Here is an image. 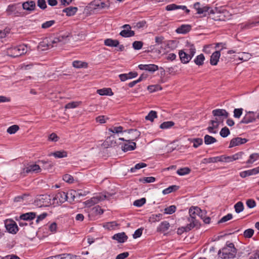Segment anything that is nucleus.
<instances>
[{"instance_id": "obj_14", "label": "nucleus", "mask_w": 259, "mask_h": 259, "mask_svg": "<svg viewBox=\"0 0 259 259\" xmlns=\"http://www.w3.org/2000/svg\"><path fill=\"white\" fill-rule=\"evenodd\" d=\"M213 115L215 117H223L225 118L229 116V113L225 109H218L213 110L212 112Z\"/></svg>"}, {"instance_id": "obj_6", "label": "nucleus", "mask_w": 259, "mask_h": 259, "mask_svg": "<svg viewBox=\"0 0 259 259\" xmlns=\"http://www.w3.org/2000/svg\"><path fill=\"white\" fill-rule=\"evenodd\" d=\"M107 198L108 196L106 195H98L85 201L84 203L88 207H91Z\"/></svg>"}, {"instance_id": "obj_19", "label": "nucleus", "mask_w": 259, "mask_h": 259, "mask_svg": "<svg viewBox=\"0 0 259 259\" xmlns=\"http://www.w3.org/2000/svg\"><path fill=\"white\" fill-rule=\"evenodd\" d=\"M179 56L181 62L183 63H187L191 59L188 53L181 50L179 52Z\"/></svg>"}, {"instance_id": "obj_28", "label": "nucleus", "mask_w": 259, "mask_h": 259, "mask_svg": "<svg viewBox=\"0 0 259 259\" xmlns=\"http://www.w3.org/2000/svg\"><path fill=\"white\" fill-rule=\"evenodd\" d=\"M221 160L220 156H217L214 157H210L208 158H204L203 159L202 163L204 164L209 163H215L217 162H220Z\"/></svg>"}, {"instance_id": "obj_12", "label": "nucleus", "mask_w": 259, "mask_h": 259, "mask_svg": "<svg viewBox=\"0 0 259 259\" xmlns=\"http://www.w3.org/2000/svg\"><path fill=\"white\" fill-rule=\"evenodd\" d=\"M247 141V140L245 138H241L239 137L233 138L230 141L229 148H232L233 147L244 144Z\"/></svg>"}, {"instance_id": "obj_54", "label": "nucleus", "mask_w": 259, "mask_h": 259, "mask_svg": "<svg viewBox=\"0 0 259 259\" xmlns=\"http://www.w3.org/2000/svg\"><path fill=\"white\" fill-rule=\"evenodd\" d=\"M254 233V230L252 229L246 230L243 233V235L245 238H251Z\"/></svg>"}, {"instance_id": "obj_36", "label": "nucleus", "mask_w": 259, "mask_h": 259, "mask_svg": "<svg viewBox=\"0 0 259 259\" xmlns=\"http://www.w3.org/2000/svg\"><path fill=\"white\" fill-rule=\"evenodd\" d=\"M179 188V187L176 185L169 186L167 188L164 189L162 191V193L164 195L168 194L172 192L177 191Z\"/></svg>"}, {"instance_id": "obj_53", "label": "nucleus", "mask_w": 259, "mask_h": 259, "mask_svg": "<svg viewBox=\"0 0 259 259\" xmlns=\"http://www.w3.org/2000/svg\"><path fill=\"white\" fill-rule=\"evenodd\" d=\"M145 202L146 199L145 198H142L141 199L135 201L134 202V205L138 207H141L143 205H144L145 203Z\"/></svg>"}, {"instance_id": "obj_2", "label": "nucleus", "mask_w": 259, "mask_h": 259, "mask_svg": "<svg viewBox=\"0 0 259 259\" xmlns=\"http://www.w3.org/2000/svg\"><path fill=\"white\" fill-rule=\"evenodd\" d=\"M70 36V33L66 32L64 34L59 35L58 36L56 37L52 41L51 44H49L46 41H43L39 44L38 47L41 50H46L52 48L54 47V44L60 43L61 45L64 44L69 41V37Z\"/></svg>"}, {"instance_id": "obj_23", "label": "nucleus", "mask_w": 259, "mask_h": 259, "mask_svg": "<svg viewBox=\"0 0 259 259\" xmlns=\"http://www.w3.org/2000/svg\"><path fill=\"white\" fill-rule=\"evenodd\" d=\"M97 93L101 96H112L113 95V93L110 88H103L102 89H99L97 91Z\"/></svg>"}, {"instance_id": "obj_9", "label": "nucleus", "mask_w": 259, "mask_h": 259, "mask_svg": "<svg viewBox=\"0 0 259 259\" xmlns=\"http://www.w3.org/2000/svg\"><path fill=\"white\" fill-rule=\"evenodd\" d=\"M123 28L119 33L122 37H129L135 35V32L131 30V26L128 24H125L122 26Z\"/></svg>"}, {"instance_id": "obj_45", "label": "nucleus", "mask_w": 259, "mask_h": 259, "mask_svg": "<svg viewBox=\"0 0 259 259\" xmlns=\"http://www.w3.org/2000/svg\"><path fill=\"white\" fill-rule=\"evenodd\" d=\"M210 9V7L208 6H203L200 8V9L198 11L197 13L199 14H203V16H206V12H208Z\"/></svg>"}, {"instance_id": "obj_27", "label": "nucleus", "mask_w": 259, "mask_h": 259, "mask_svg": "<svg viewBox=\"0 0 259 259\" xmlns=\"http://www.w3.org/2000/svg\"><path fill=\"white\" fill-rule=\"evenodd\" d=\"M169 223L166 221H164L161 223L160 225L157 228V231L164 232L167 231L169 229Z\"/></svg>"}, {"instance_id": "obj_57", "label": "nucleus", "mask_w": 259, "mask_h": 259, "mask_svg": "<svg viewBox=\"0 0 259 259\" xmlns=\"http://www.w3.org/2000/svg\"><path fill=\"white\" fill-rule=\"evenodd\" d=\"M55 23L54 20H50L44 23L41 25V27L44 29H46L52 26Z\"/></svg>"}, {"instance_id": "obj_64", "label": "nucleus", "mask_w": 259, "mask_h": 259, "mask_svg": "<svg viewBox=\"0 0 259 259\" xmlns=\"http://www.w3.org/2000/svg\"><path fill=\"white\" fill-rule=\"evenodd\" d=\"M129 255L128 252H124L119 254L117 255L116 259H124L126 258Z\"/></svg>"}, {"instance_id": "obj_11", "label": "nucleus", "mask_w": 259, "mask_h": 259, "mask_svg": "<svg viewBox=\"0 0 259 259\" xmlns=\"http://www.w3.org/2000/svg\"><path fill=\"white\" fill-rule=\"evenodd\" d=\"M256 118L254 115V112L252 111L248 112L245 116L242 118L240 121V123H248L250 122H254Z\"/></svg>"}, {"instance_id": "obj_40", "label": "nucleus", "mask_w": 259, "mask_h": 259, "mask_svg": "<svg viewBox=\"0 0 259 259\" xmlns=\"http://www.w3.org/2000/svg\"><path fill=\"white\" fill-rule=\"evenodd\" d=\"M259 159L258 153H253L250 155L249 159L247 161L246 163L248 164H252L254 161Z\"/></svg>"}, {"instance_id": "obj_29", "label": "nucleus", "mask_w": 259, "mask_h": 259, "mask_svg": "<svg viewBox=\"0 0 259 259\" xmlns=\"http://www.w3.org/2000/svg\"><path fill=\"white\" fill-rule=\"evenodd\" d=\"M186 8H187L185 6H178L176 4H172L167 5L165 9L167 11H172V10H175L176 9H182L183 10H185V9H186Z\"/></svg>"}, {"instance_id": "obj_5", "label": "nucleus", "mask_w": 259, "mask_h": 259, "mask_svg": "<svg viewBox=\"0 0 259 259\" xmlns=\"http://www.w3.org/2000/svg\"><path fill=\"white\" fill-rule=\"evenodd\" d=\"M41 171L39 165L35 163H29L26 165L21 170V175L23 177L28 174L37 173Z\"/></svg>"}, {"instance_id": "obj_15", "label": "nucleus", "mask_w": 259, "mask_h": 259, "mask_svg": "<svg viewBox=\"0 0 259 259\" xmlns=\"http://www.w3.org/2000/svg\"><path fill=\"white\" fill-rule=\"evenodd\" d=\"M139 67L141 70H145L150 72H154L158 70V66L155 64L140 65Z\"/></svg>"}, {"instance_id": "obj_55", "label": "nucleus", "mask_w": 259, "mask_h": 259, "mask_svg": "<svg viewBox=\"0 0 259 259\" xmlns=\"http://www.w3.org/2000/svg\"><path fill=\"white\" fill-rule=\"evenodd\" d=\"M63 179L64 181L70 184L72 183L74 181L73 177L68 174L64 175L63 177Z\"/></svg>"}, {"instance_id": "obj_62", "label": "nucleus", "mask_w": 259, "mask_h": 259, "mask_svg": "<svg viewBox=\"0 0 259 259\" xmlns=\"http://www.w3.org/2000/svg\"><path fill=\"white\" fill-rule=\"evenodd\" d=\"M37 6L41 9H45L47 8V4L45 0H38Z\"/></svg>"}, {"instance_id": "obj_43", "label": "nucleus", "mask_w": 259, "mask_h": 259, "mask_svg": "<svg viewBox=\"0 0 259 259\" xmlns=\"http://www.w3.org/2000/svg\"><path fill=\"white\" fill-rule=\"evenodd\" d=\"M19 130V127L18 125H13L10 126L7 132L10 134H14Z\"/></svg>"}, {"instance_id": "obj_17", "label": "nucleus", "mask_w": 259, "mask_h": 259, "mask_svg": "<svg viewBox=\"0 0 259 259\" xmlns=\"http://www.w3.org/2000/svg\"><path fill=\"white\" fill-rule=\"evenodd\" d=\"M22 7L24 10L28 11H32L34 10L36 5L34 1H27L23 3Z\"/></svg>"}, {"instance_id": "obj_22", "label": "nucleus", "mask_w": 259, "mask_h": 259, "mask_svg": "<svg viewBox=\"0 0 259 259\" xmlns=\"http://www.w3.org/2000/svg\"><path fill=\"white\" fill-rule=\"evenodd\" d=\"M77 11V7H69L63 10V12L65 13L68 16L74 15Z\"/></svg>"}, {"instance_id": "obj_16", "label": "nucleus", "mask_w": 259, "mask_h": 259, "mask_svg": "<svg viewBox=\"0 0 259 259\" xmlns=\"http://www.w3.org/2000/svg\"><path fill=\"white\" fill-rule=\"evenodd\" d=\"M220 51H217L213 52L210 56V63L212 65H216L220 58Z\"/></svg>"}, {"instance_id": "obj_10", "label": "nucleus", "mask_w": 259, "mask_h": 259, "mask_svg": "<svg viewBox=\"0 0 259 259\" xmlns=\"http://www.w3.org/2000/svg\"><path fill=\"white\" fill-rule=\"evenodd\" d=\"M5 227L10 233L16 234L18 231V227L14 221H7L5 223Z\"/></svg>"}, {"instance_id": "obj_3", "label": "nucleus", "mask_w": 259, "mask_h": 259, "mask_svg": "<svg viewBox=\"0 0 259 259\" xmlns=\"http://www.w3.org/2000/svg\"><path fill=\"white\" fill-rule=\"evenodd\" d=\"M236 252V249L235 248L234 244L230 243L220 249L218 252V254L223 259H229L235 257Z\"/></svg>"}, {"instance_id": "obj_30", "label": "nucleus", "mask_w": 259, "mask_h": 259, "mask_svg": "<svg viewBox=\"0 0 259 259\" xmlns=\"http://www.w3.org/2000/svg\"><path fill=\"white\" fill-rule=\"evenodd\" d=\"M66 194L68 195V198L70 202L74 201L75 198L77 197V192L74 190H70Z\"/></svg>"}, {"instance_id": "obj_41", "label": "nucleus", "mask_w": 259, "mask_h": 259, "mask_svg": "<svg viewBox=\"0 0 259 259\" xmlns=\"http://www.w3.org/2000/svg\"><path fill=\"white\" fill-rule=\"evenodd\" d=\"M234 208L236 213H240L244 209L243 203L241 201H239L234 205Z\"/></svg>"}, {"instance_id": "obj_60", "label": "nucleus", "mask_w": 259, "mask_h": 259, "mask_svg": "<svg viewBox=\"0 0 259 259\" xmlns=\"http://www.w3.org/2000/svg\"><path fill=\"white\" fill-rule=\"evenodd\" d=\"M221 160L220 162H230L233 161L232 156H226L225 155L220 156Z\"/></svg>"}, {"instance_id": "obj_47", "label": "nucleus", "mask_w": 259, "mask_h": 259, "mask_svg": "<svg viewBox=\"0 0 259 259\" xmlns=\"http://www.w3.org/2000/svg\"><path fill=\"white\" fill-rule=\"evenodd\" d=\"M251 57V55L249 53H242L239 57V59L243 61L248 60Z\"/></svg>"}, {"instance_id": "obj_50", "label": "nucleus", "mask_w": 259, "mask_h": 259, "mask_svg": "<svg viewBox=\"0 0 259 259\" xmlns=\"http://www.w3.org/2000/svg\"><path fill=\"white\" fill-rule=\"evenodd\" d=\"M114 136H111L107 139L106 142L108 143V145H110L111 147H114L117 145V143L114 140Z\"/></svg>"}, {"instance_id": "obj_38", "label": "nucleus", "mask_w": 259, "mask_h": 259, "mask_svg": "<svg viewBox=\"0 0 259 259\" xmlns=\"http://www.w3.org/2000/svg\"><path fill=\"white\" fill-rule=\"evenodd\" d=\"M118 226V224L116 222H111L104 224L103 225L104 228L108 229V230H113L115 228L116 226Z\"/></svg>"}, {"instance_id": "obj_7", "label": "nucleus", "mask_w": 259, "mask_h": 259, "mask_svg": "<svg viewBox=\"0 0 259 259\" xmlns=\"http://www.w3.org/2000/svg\"><path fill=\"white\" fill-rule=\"evenodd\" d=\"M68 195L64 192L57 193L53 198L54 204H60L65 202L68 198Z\"/></svg>"}, {"instance_id": "obj_44", "label": "nucleus", "mask_w": 259, "mask_h": 259, "mask_svg": "<svg viewBox=\"0 0 259 259\" xmlns=\"http://www.w3.org/2000/svg\"><path fill=\"white\" fill-rule=\"evenodd\" d=\"M146 166H147V164L145 163H143V162L139 163L136 164V165L134 167H132L130 169V171L131 172H134L136 171V170L145 167Z\"/></svg>"}, {"instance_id": "obj_34", "label": "nucleus", "mask_w": 259, "mask_h": 259, "mask_svg": "<svg viewBox=\"0 0 259 259\" xmlns=\"http://www.w3.org/2000/svg\"><path fill=\"white\" fill-rule=\"evenodd\" d=\"M187 47L188 48L186 49V50L188 52L187 53L192 58L194 56V54H195V51H196L195 48L194 46L192 44H188L187 45Z\"/></svg>"}, {"instance_id": "obj_39", "label": "nucleus", "mask_w": 259, "mask_h": 259, "mask_svg": "<svg viewBox=\"0 0 259 259\" xmlns=\"http://www.w3.org/2000/svg\"><path fill=\"white\" fill-rule=\"evenodd\" d=\"M205 57L204 55L201 54L196 57L194 60L195 63L199 66L202 65L203 64Z\"/></svg>"}, {"instance_id": "obj_1", "label": "nucleus", "mask_w": 259, "mask_h": 259, "mask_svg": "<svg viewBox=\"0 0 259 259\" xmlns=\"http://www.w3.org/2000/svg\"><path fill=\"white\" fill-rule=\"evenodd\" d=\"M189 217L188 218V221L189 222L185 227L183 228L186 232H188L193 228L198 229L200 226V224L197 220V218L203 219V215L205 214V212L203 211L200 208L197 206H192L190 208L189 210Z\"/></svg>"}, {"instance_id": "obj_25", "label": "nucleus", "mask_w": 259, "mask_h": 259, "mask_svg": "<svg viewBox=\"0 0 259 259\" xmlns=\"http://www.w3.org/2000/svg\"><path fill=\"white\" fill-rule=\"evenodd\" d=\"M119 42L116 39L107 38L104 40V44L108 47H117L119 45Z\"/></svg>"}, {"instance_id": "obj_32", "label": "nucleus", "mask_w": 259, "mask_h": 259, "mask_svg": "<svg viewBox=\"0 0 259 259\" xmlns=\"http://www.w3.org/2000/svg\"><path fill=\"white\" fill-rule=\"evenodd\" d=\"M157 117V112L155 111L151 110L148 114L145 117V119L150 120L151 122L154 121L155 118Z\"/></svg>"}, {"instance_id": "obj_31", "label": "nucleus", "mask_w": 259, "mask_h": 259, "mask_svg": "<svg viewBox=\"0 0 259 259\" xmlns=\"http://www.w3.org/2000/svg\"><path fill=\"white\" fill-rule=\"evenodd\" d=\"M72 65L76 68H87L88 64L86 62H81L80 61H74L72 63Z\"/></svg>"}, {"instance_id": "obj_37", "label": "nucleus", "mask_w": 259, "mask_h": 259, "mask_svg": "<svg viewBox=\"0 0 259 259\" xmlns=\"http://www.w3.org/2000/svg\"><path fill=\"white\" fill-rule=\"evenodd\" d=\"M204 143L206 145H209L217 142L215 138L208 135H206L204 136Z\"/></svg>"}, {"instance_id": "obj_63", "label": "nucleus", "mask_w": 259, "mask_h": 259, "mask_svg": "<svg viewBox=\"0 0 259 259\" xmlns=\"http://www.w3.org/2000/svg\"><path fill=\"white\" fill-rule=\"evenodd\" d=\"M32 66V64H22L19 66V68L21 70H28L30 69Z\"/></svg>"}, {"instance_id": "obj_26", "label": "nucleus", "mask_w": 259, "mask_h": 259, "mask_svg": "<svg viewBox=\"0 0 259 259\" xmlns=\"http://www.w3.org/2000/svg\"><path fill=\"white\" fill-rule=\"evenodd\" d=\"M191 29V26L189 25H182L176 30L178 33H186L189 32Z\"/></svg>"}, {"instance_id": "obj_35", "label": "nucleus", "mask_w": 259, "mask_h": 259, "mask_svg": "<svg viewBox=\"0 0 259 259\" xmlns=\"http://www.w3.org/2000/svg\"><path fill=\"white\" fill-rule=\"evenodd\" d=\"M189 141L193 143V147L197 148L203 143V140L201 138L189 139Z\"/></svg>"}, {"instance_id": "obj_59", "label": "nucleus", "mask_w": 259, "mask_h": 259, "mask_svg": "<svg viewBox=\"0 0 259 259\" xmlns=\"http://www.w3.org/2000/svg\"><path fill=\"white\" fill-rule=\"evenodd\" d=\"M242 108L235 109L234 111V116L235 118H239L242 114Z\"/></svg>"}, {"instance_id": "obj_51", "label": "nucleus", "mask_w": 259, "mask_h": 259, "mask_svg": "<svg viewBox=\"0 0 259 259\" xmlns=\"http://www.w3.org/2000/svg\"><path fill=\"white\" fill-rule=\"evenodd\" d=\"M176 207L175 205H171L164 209V213L166 214H171L175 212Z\"/></svg>"}, {"instance_id": "obj_20", "label": "nucleus", "mask_w": 259, "mask_h": 259, "mask_svg": "<svg viewBox=\"0 0 259 259\" xmlns=\"http://www.w3.org/2000/svg\"><path fill=\"white\" fill-rule=\"evenodd\" d=\"M36 217L35 212H31L21 214L20 216V219L23 221H31L34 219Z\"/></svg>"}, {"instance_id": "obj_24", "label": "nucleus", "mask_w": 259, "mask_h": 259, "mask_svg": "<svg viewBox=\"0 0 259 259\" xmlns=\"http://www.w3.org/2000/svg\"><path fill=\"white\" fill-rule=\"evenodd\" d=\"M50 156L53 155L56 158H61L64 157H66L67 156V153L66 151L62 150V151H57L53 153H51L49 154Z\"/></svg>"}, {"instance_id": "obj_4", "label": "nucleus", "mask_w": 259, "mask_h": 259, "mask_svg": "<svg viewBox=\"0 0 259 259\" xmlns=\"http://www.w3.org/2000/svg\"><path fill=\"white\" fill-rule=\"evenodd\" d=\"M27 51V46L24 45H22L8 49L7 51V54L9 56L17 57L25 54Z\"/></svg>"}, {"instance_id": "obj_61", "label": "nucleus", "mask_w": 259, "mask_h": 259, "mask_svg": "<svg viewBox=\"0 0 259 259\" xmlns=\"http://www.w3.org/2000/svg\"><path fill=\"white\" fill-rule=\"evenodd\" d=\"M246 205L249 208H252L255 206L256 203L254 200L250 199L247 200Z\"/></svg>"}, {"instance_id": "obj_8", "label": "nucleus", "mask_w": 259, "mask_h": 259, "mask_svg": "<svg viewBox=\"0 0 259 259\" xmlns=\"http://www.w3.org/2000/svg\"><path fill=\"white\" fill-rule=\"evenodd\" d=\"M128 136L127 137V139H125L123 138H120L118 139L119 140L123 141H132L136 140L140 136V132L137 130L131 129L128 132Z\"/></svg>"}, {"instance_id": "obj_33", "label": "nucleus", "mask_w": 259, "mask_h": 259, "mask_svg": "<svg viewBox=\"0 0 259 259\" xmlns=\"http://www.w3.org/2000/svg\"><path fill=\"white\" fill-rule=\"evenodd\" d=\"M174 124H175L174 122H173L172 121H165V122H163V123H162L160 125L159 127L161 129H163V130L168 129V128H169L171 127L172 126H173L174 125Z\"/></svg>"}, {"instance_id": "obj_52", "label": "nucleus", "mask_w": 259, "mask_h": 259, "mask_svg": "<svg viewBox=\"0 0 259 259\" xmlns=\"http://www.w3.org/2000/svg\"><path fill=\"white\" fill-rule=\"evenodd\" d=\"M143 45V43L141 41H135L133 43V47L135 50H140L141 49Z\"/></svg>"}, {"instance_id": "obj_49", "label": "nucleus", "mask_w": 259, "mask_h": 259, "mask_svg": "<svg viewBox=\"0 0 259 259\" xmlns=\"http://www.w3.org/2000/svg\"><path fill=\"white\" fill-rule=\"evenodd\" d=\"M80 102H72L67 104L65 105L66 109H70L77 107L80 104Z\"/></svg>"}, {"instance_id": "obj_21", "label": "nucleus", "mask_w": 259, "mask_h": 259, "mask_svg": "<svg viewBox=\"0 0 259 259\" xmlns=\"http://www.w3.org/2000/svg\"><path fill=\"white\" fill-rule=\"evenodd\" d=\"M259 23L258 21L247 22L245 24H240L239 26L240 29L242 30L250 29L256 25L257 24Z\"/></svg>"}, {"instance_id": "obj_18", "label": "nucleus", "mask_w": 259, "mask_h": 259, "mask_svg": "<svg viewBox=\"0 0 259 259\" xmlns=\"http://www.w3.org/2000/svg\"><path fill=\"white\" fill-rule=\"evenodd\" d=\"M127 238V236L124 232L116 234L112 236V239L117 240L119 243L124 242L126 241Z\"/></svg>"}, {"instance_id": "obj_13", "label": "nucleus", "mask_w": 259, "mask_h": 259, "mask_svg": "<svg viewBox=\"0 0 259 259\" xmlns=\"http://www.w3.org/2000/svg\"><path fill=\"white\" fill-rule=\"evenodd\" d=\"M126 143H124L121 146V149L124 152L128 151H132L135 149L136 147V143L132 141H125Z\"/></svg>"}, {"instance_id": "obj_48", "label": "nucleus", "mask_w": 259, "mask_h": 259, "mask_svg": "<svg viewBox=\"0 0 259 259\" xmlns=\"http://www.w3.org/2000/svg\"><path fill=\"white\" fill-rule=\"evenodd\" d=\"M230 133L229 128L226 126L222 128L220 133L221 136L223 138L227 137Z\"/></svg>"}, {"instance_id": "obj_58", "label": "nucleus", "mask_w": 259, "mask_h": 259, "mask_svg": "<svg viewBox=\"0 0 259 259\" xmlns=\"http://www.w3.org/2000/svg\"><path fill=\"white\" fill-rule=\"evenodd\" d=\"M123 130V127L121 126L118 127H114L112 128L109 129V131L113 133L118 134L121 133Z\"/></svg>"}, {"instance_id": "obj_46", "label": "nucleus", "mask_w": 259, "mask_h": 259, "mask_svg": "<svg viewBox=\"0 0 259 259\" xmlns=\"http://www.w3.org/2000/svg\"><path fill=\"white\" fill-rule=\"evenodd\" d=\"M155 178L153 177H144L140 179V181L143 183H150L155 182Z\"/></svg>"}, {"instance_id": "obj_42", "label": "nucleus", "mask_w": 259, "mask_h": 259, "mask_svg": "<svg viewBox=\"0 0 259 259\" xmlns=\"http://www.w3.org/2000/svg\"><path fill=\"white\" fill-rule=\"evenodd\" d=\"M190 169L188 167H184L179 169L177 171V173L180 176H184L190 172Z\"/></svg>"}, {"instance_id": "obj_56", "label": "nucleus", "mask_w": 259, "mask_h": 259, "mask_svg": "<svg viewBox=\"0 0 259 259\" xmlns=\"http://www.w3.org/2000/svg\"><path fill=\"white\" fill-rule=\"evenodd\" d=\"M232 214L231 213H229L227 215L223 217L220 221H219L218 223H225L229 220H230L231 219H232Z\"/></svg>"}]
</instances>
